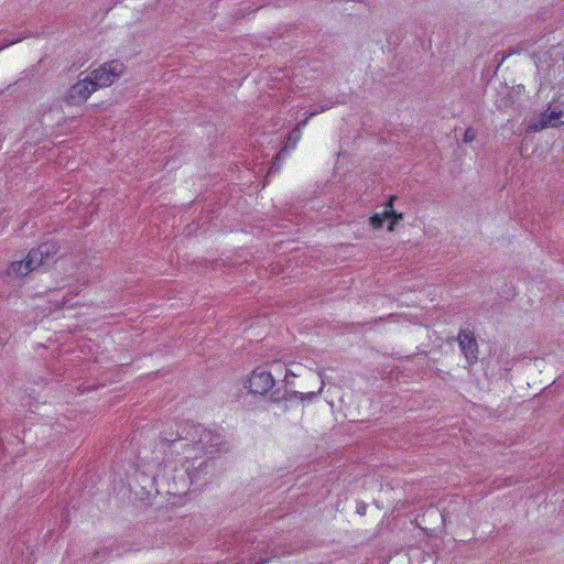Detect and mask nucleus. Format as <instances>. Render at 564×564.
<instances>
[{
	"label": "nucleus",
	"instance_id": "5",
	"mask_svg": "<svg viewBox=\"0 0 564 564\" xmlns=\"http://www.w3.org/2000/svg\"><path fill=\"white\" fill-rule=\"evenodd\" d=\"M249 392L263 395L268 393L274 386V379L269 370L257 367L249 376L247 381Z\"/></svg>",
	"mask_w": 564,
	"mask_h": 564
},
{
	"label": "nucleus",
	"instance_id": "3",
	"mask_svg": "<svg viewBox=\"0 0 564 564\" xmlns=\"http://www.w3.org/2000/svg\"><path fill=\"white\" fill-rule=\"evenodd\" d=\"M123 70L124 66L120 61H110L95 69L91 73V79L97 89L101 87H108L122 75Z\"/></svg>",
	"mask_w": 564,
	"mask_h": 564
},
{
	"label": "nucleus",
	"instance_id": "7",
	"mask_svg": "<svg viewBox=\"0 0 564 564\" xmlns=\"http://www.w3.org/2000/svg\"><path fill=\"white\" fill-rule=\"evenodd\" d=\"M564 117V111L560 107H549L544 110L540 118L535 121H531L528 126L529 132H539L547 127H558L563 124L562 118Z\"/></svg>",
	"mask_w": 564,
	"mask_h": 564
},
{
	"label": "nucleus",
	"instance_id": "1",
	"mask_svg": "<svg viewBox=\"0 0 564 564\" xmlns=\"http://www.w3.org/2000/svg\"><path fill=\"white\" fill-rule=\"evenodd\" d=\"M174 451L182 449L186 460L196 459L203 454L213 453L220 443V435L193 422L181 424L178 437L167 440Z\"/></svg>",
	"mask_w": 564,
	"mask_h": 564
},
{
	"label": "nucleus",
	"instance_id": "6",
	"mask_svg": "<svg viewBox=\"0 0 564 564\" xmlns=\"http://www.w3.org/2000/svg\"><path fill=\"white\" fill-rule=\"evenodd\" d=\"M96 90L97 87L91 77H86L78 80L68 89L65 96V101L70 106H79L84 104Z\"/></svg>",
	"mask_w": 564,
	"mask_h": 564
},
{
	"label": "nucleus",
	"instance_id": "8",
	"mask_svg": "<svg viewBox=\"0 0 564 564\" xmlns=\"http://www.w3.org/2000/svg\"><path fill=\"white\" fill-rule=\"evenodd\" d=\"M460 351L465 355L469 365L477 361L479 349L473 333L460 330Z\"/></svg>",
	"mask_w": 564,
	"mask_h": 564
},
{
	"label": "nucleus",
	"instance_id": "11",
	"mask_svg": "<svg viewBox=\"0 0 564 564\" xmlns=\"http://www.w3.org/2000/svg\"><path fill=\"white\" fill-rule=\"evenodd\" d=\"M306 123H307V119H305L302 122H300V124H306Z\"/></svg>",
	"mask_w": 564,
	"mask_h": 564
},
{
	"label": "nucleus",
	"instance_id": "2",
	"mask_svg": "<svg viewBox=\"0 0 564 564\" xmlns=\"http://www.w3.org/2000/svg\"><path fill=\"white\" fill-rule=\"evenodd\" d=\"M57 252L53 242H44L31 249L24 258L11 260L4 275L13 281H22L29 273L46 263Z\"/></svg>",
	"mask_w": 564,
	"mask_h": 564
},
{
	"label": "nucleus",
	"instance_id": "4",
	"mask_svg": "<svg viewBox=\"0 0 564 564\" xmlns=\"http://www.w3.org/2000/svg\"><path fill=\"white\" fill-rule=\"evenodd\" d=\"M395 196L391 195L388 202L384 204V209L382 213L373 214L369 218V223L373 229L382 228L384 221L389 220L388 230L393 231L395 225L403 219L402 213H397L394 210V200Z\"/></svg>",
	"mask_w": 564,
	"mask_h": 564
},
{
	"label": "nucleus",
	"instance_id": "10",
	"mask_svg": "<svg viewBox=\"0 0 564 564\" xmlns=\"http://www.w3.org/2000/svg\"><path fill=\"white\" fill-rule=\"evenodd\" d=\"M328 108H329L328 106L327 107H322L321 110L311 112L310 117H313V116H315V115H317L319 112H323L324 110H326Z\"/></svg>",
	"mask_w": 564,
	"mask_h": 564
},
{
	"label": "nucleus",
	"instance_id": "9",
	"mask_svg": "<svg viewBox=\"0 0 564 564\" xmlns=\"http://www.w3.org/2000/svg\"><path fill=\"white\" fill-rule=\"evenodd\" d=\"M476 137H477L476 130L473 129V128H467L465 133H464V139L463 140H464L465 143H470V142H473L476 139Z\"/></svg>",
	"mask_w": 564,
	"mask_h": 564
}]
</instances>
